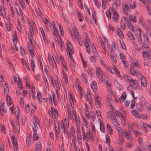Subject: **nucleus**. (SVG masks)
<instances>
[{"label": "nucleus", "instance_id": "obj_1", "mask_svg": "<svg viewBox=\"0 0 151 151\" xmlns=\"http://www.w3.org/2000/svg\"><path fill=\"white\" fill-rule=\"evenodd\" d=\"M66 50L67 51V55L69 58H70L71 59L70 61L73 63L72 58V54L74 53V50L72 48V46L71 43L69 41H67L66 44Z\"/></svg>", "mask_w": 151, "mask_h": 151}, {"label": "nucleus", "instance_id": "obj_2", "mask_svg": "<svg viewBox=\"0 0 151 151\" xmlns=\"http://www.w3.org/2000/svg\"><path fill=\"white\" fill-rule=\"evenodd\" d=\"M83 139L86 140L87 141H89L90 138L92 142L94 141V139L93 137V134L90 131L87 132L86 134L84 132H83Z\"/></svg>", "mask_w": 151, "mask_h": 151}, {"label": "nucleus", "instance_id": "obj_3", "mask_svg": "<svg viewBox=\"0 0 151 151\" xmlns=\"http://www.w3.org/2000/svg\"><path fill=\"white\" fill-rule=\"evenodd\" d=\"M96 74L98 78L99 79L100 83H102L104 80H103V73L101 69L99 67L96 68Z\"/></svg>", "mask_w": 151, "mask_h": 151}, {"label": "nucleus", "instance_id": "obj_4", "mask_svg": "<svg viewBox=\"0 0 151 151\" xmlns=\"http://www.w3.org/2000/svg\"><path fill=\"white\" fill-rule=\"evenodd\" d=\"M107 113L108 114L107 115L108 118L111 119L114 126L119 124L116 118L112 115L111 112H108Z\"/></svg>", "mask_w": 151, "mask_h": 151}, {"label": "nucleus", "instance_id": "obj_5", "mask_svg": "<svg viewBox=\"0 0 151 151\" xmlns=\"http://www.w3.org/2000/svg\"><path fill=\"white\" fill-rule=\"evenodd\" d=\"M11 138L14 151H18V147L17 139L14 137V135L11 137Z\"/></svg>", "mask_w": 151, "mask_h": 151}, {"label": "nucleus", "instance_id": "obj_6", "mask_svg": "<svg viewBox=\"0 0 151 151\" xmlns=\"http://www.w3.org/2000/svg\"><path fill=\"white\" fill-rule=\"evenodd\" d=\"M35 122L33 123V125L32 127L33 128V131L34 132H37V129L38 128V127H40L38 123V120L37 119L36 117L34 118Z\"/></svg>", "mask_w": 151, "mask_h": 151}, {"label": "nucleus", "instance_id": "obj_7", "mask_svg": "<svg viewBox=\"0 0 151 151\" xmlns=\"http://www.w3.org/2000/svg\"><path fill=\"white\" fill-rule=\"evenodd\" d=\"M95 99V103L96 107L100 108H101V101L100 98L98 96L96 95Z\"/></svg>", "mask_w": 151, "mask_h": 151}, {"label": "nucleus", "instance_id": "obj_8", "mask_svg": "<svg viewBox=\"0 0 151 151\" xmlns=\"http://www.w3.org/2000/svg\"><path fill=\"white\" fill-rule=\"evenodd\" d=\"M123 132L129 141H133V138L131 135L130 132H128L126 130H124V131Z\"/></svg>", "mask_w": 151, "mask_h": 151}, {"label": "nucleus", "instance_id": "obj_9", "mask_svg": "<svg viewBox=\"0 0 151 151\" xmlns=\"http://www.w3.org/2000/svg\"><path fill=\"white\" fill-rule=\"evenodd\" d=\"M122 9L124 14L127 15L129 12V6L127 5H124L122 6Z\"/></svg>", "mask_w": 151, "mask_h": 151}, {"label": "nucleus", "instance_id": "obj_10", "mask_svg": "<svg viewBox=\"0 0 151 151\" xmlns=\"http://www.w3.org/2000/svg\"><path fill=\"white\" fill-rule=\"evenodd\" d=\"M91 86L93 91L96 92L97 88L96 82L95 81H93L91 83Z\"/></svg>", "mask_w": 151, "mask_h": 151}, {"label": "nucleus", "instance_id": "obj_11", "mask_svg": "<svg viewBox=\"0 0 151 151\" xmlns=\"http://www.w3.org/2000/svg\"><path fill=\"white\" fill-rule=\"evenodd\" d=\"M131 113L136 118L139 119L141 118L140 115L136 110L134 109L132 110Z\"/></svg>", "mask_w": 151, "mask_h": 151}, {"label": "nucleus", "instance_id": "obj_12", "mask_svg": "<svg viewBox=\"0 0 151 151\" xmlns=\"http://www.w3.org/2000/svg\"><path fill=\"white\" fill-rule=\"evenodd\" d=\"M140 80L142 85L144 87H146L147 83L145 78L143 76H142Z\"/></svg>", "mask_w": 151, "mask_h": 151}, {"label": "nucleus", "instance_id": "obj_13", "mask_svg": "<svg viewBox=\"0 0 151 151\" xmlns=\"http://www.w3.org/2000/svg\"><path fill=\"white\" fill-rule=\"evenodd\" d=\"M0 15L5 17L6 16V12L3 7L0 6Z\"/></svg>", "mask_w": 151, "mask_h": 151}, {"label": "nucleus", "instance_id": "obj_14", "mask_svg": "<svg viewBox=\"0 0 151 151\" xmlns=\"http://www.w3.org/2000/svg\"><path fill=\"white\" fill-rule=\"evenodd\" d=\"M141 105L145 106H147V102L143 96H142L140 99V103Z\"/></svg>", "mask_w": 151, "mask_h": 151}, {"label": "nucleus", "instance_id": "obj_15", "mask_svg": "<svg viewBox=\"0 0 151 151\" xmlns=\"http://www.w3.org/2000/svg\"><path fill=\"white\" fill-rule=\"evenodd\" d=\"M127 35L128 38L130 40H132L134 42H135V40L134 38L133 34L130 32H129L127 33Z\"/></svg>", "mask_w": 151, "mask_h": 151}, {"label": "nucleus", "instance_id": "obj_16", "mask_svg": "<svg viewBox=\"0 0 151 151\" xmlns=\"http://www.w3.org/2000/svg\"><path fill=\"white\" fill-rule=\"evenodd\" d=\"M29 30L30 32V33L29 34V36H33L34 35V31L32 25L30 24H29Z\"/></svg>", "mask_w": 151, "mask_h": 151}, {"label": "nucleus", "instance_id": "obj_17", "mask_svg": "<svg viewBox=\"0 0 151 151\" xmlns=\"http://www.w3.org/2000/svg\"><path fill=\"white\" fill-rule=\"evenodd\" d=\"M113 18L114 21L118 22L119 21V15L116 12H114L113 14Z\"/></svg>", "mask_w": 151, "mask_h": 151}, {"label": "nucleus", "instance_id": "obj_18", "mask_svg": "<svg viewBox=\"0 0 151 151\" xmlns=\"http://www.w3.org/2000/svg\"><path fill=\"white\" fill-rule=\"evenodd\" d=\"M111 0H102V7L104 9L106 8L107 3L109 2Z\"/></svg>", "mask_w": 151, "mask_h": 151}, {"label": "nucleus", "instance_id": "obj_19", "mask_svg": "<svg viewBox=\"0 0 151 151\" xmlns=\"http://www.w3.org/2000/svg\"><path fill=\"white\" fill-rule=\"evenodd\" d=\"M114 127L115 129L117 130V131L118 132L119 134L121 133V132H122V129L120 127V125L119 123L118 124L114 126Z\"/></svg>", "mask_w": 151, "mask_h": 151}, {"label": "nucleus", "instance_id": "obj_20", "mask_svg": "<svg viewBox=\"0 0 151 151\" xmlns=\"http://www.w3.org/2000/svg\"><path fill=\"white\" fill-rule=\"evenodd\" d=\"M129 19L131 21L135 23L136 22L137 19L136 16L135 15H129Z\"/></svg>", "mask_w": 151, "mask_h": 151}, {"label": "nucleus", "instance_id": "obj_21", "mask_svg": "<svg viewBox=\"0 0 151 151\" xmlns=\"http://www.w3.org/2000/svg\"><path fill=\"white\" fill-rule=\"evenodd\" d=\"M83 41L86 47L89 46L88 43L90 42V41L87 36H86V38L85 39H84Z\"/></svg>", "mask_w": 151, "mask_h": 151}, {"label": "nucleus", "instance_id": "obj_22", "mask_svg": "<svg viewBox=\"0 0 151 151\" xmlns=\"http://www.w3.org/2000/svg\"><path fill=\"white\" fill-rule=\"evenodd\" d=\"M51 110L53 112L54 114V116L55 118L57 119L58 117V112L57 110L55 109L54 108L52 107L51 108Z\"/></svg>", "mask_w": 151, "mask_h": 151}, {"label": "nucleus", "instance_id": "obj_23", "mask_svg": "<svg viewBox=\"0 0 151 151\" xmlns=\"http://www.w3.org/2000/svg\"><path fill=\"white\" fill-rule=\"evenodd\" d=\"M107 101L109 104H112L113 100L112 99L111 95L110 94H109L107 96Z\"/></svg>", "mask_w": 151, "mask_h": 151}, {"label": "nucleus", "instance_id": "obj_24", "mask_svg": "<svg viewBox=\"0 0 151 151\" xmlns=\"http://www.w3.org/2000/svg\"><path fill=\"white\" fill-rule=\"evenodd\" d=\"M141 29H138L136 30L134 32V33L135 34L136 37L137 38L138 37H141Z\"/></svg>", "mask_w": 151, "mask_h": 151}, {"label": "nucleus", "instance_id": "obj_25", "mask_svg": "<svg viewBox=\"0 0 151 151\" xmlns=\"http://www.w3.org/2000/svg\"><path fill=\"white\" fill-rule=\"evenodd\" d=\"M127 97L126 93L125 92L122 93V95L119 99L120 101L122 100V102L124 101L126 99Z\"/></svg>", "mask_w": 151, "mask_h": 151}, {"label": "nucleus", "instance_id": "obj_26", "mask_svg": "<svg viewBox=\"0 0 151 151\" xmlns=\"http://www.w3.org/2000/svg\"><path fill=\"white\" fill-rule=\"evenodd\" d=\"M143 106L141 105V104H137L136 107L140 111H142L143 110Z\"/></svg>", "mask_w": 151, "mask_h": 151}, {"label": "nucleus", "instance_id": "obj_27", "mask_svg": "<svg viewBox=\"0 0 151 151\" xmlns=\"http://www.w3.org/2000/svg\"><path fill=\"white\" fill-rule=\"evenodd\" d=\"M130 72L132 75L133 76H134L135 75V70L134 69V68L132 66H131V65H130Z\"/></svg>", "mask_w": 151, "mask_h": 151}, {"label": "nucleus", "instance_id": "obj_28", "mask_svg": "<svg viewBox=\"0 0 151 151\" xmlns=\"http://www.w3.org/2000/svg\"><path fill=\"white\" fill-rule=\"evenodd\" d=\"M41 143L40 142H38L36 143L35 148L36 149H41Z\"/></svg>", "mask_w": 151, "mask_h": 151}, {"label": "nucleus", "instance_id": "obj_29", "mask_svg": "<svg viewBox=\"0 0 151 151\" xmlns=\"http://www.w3.org/2000/svg\"><path fill=\"white\" fill-rule=\"evenodd\" d=\"M48 58L50 64L51 63V62L52 66V67H53V66H54V65H53V61L52 58H53V59L54 60V61L55 62V61L54 60L53 57V56L52 57L50 54H48Z\"/></svg>", "mask_w": 151, "mask_h": 151}, {"label": "nucleus", "instance_id": "obj_30", "mask_svg": "<svg viewBox=\"0 0 151 151\" xmlns=\"http://www.w3.org/2000/svg\"><path fill=\"white\" fill-rule=\"evenodd\" d=\"M61 122V130L62 132L64 133L65 134V125L63 122V120H62Z\"/></svg>", "mask_w": 151, "mask_h": 151}, {"label": "nucleus", "instance_id": "obj_31", "mask_svg": "<svg viewBox=\"0 0 151 151\" xmlns=\"http://www.w3.org/2000/svg\"><path fill=\"white\" fill-rule=\"evenodd\" d=\"M116 31L118 35L120 37L122 38L124 37L122 32L121 30L120 29L118 28L117 29Z\"/></svg>", "mask_w": 151, "mask_h": 151}, {"label": "nucleus", "instance_id": "obj_32", "mask_svg": "<svg viewBox=\"0 0 151 151\" xmlns=\"http://www.w3.org/2000/svg\"><path fill=\"white\" fill-rule=\"evenodd\" d=\"M100 120L101 122L100 124V130L101 132H103V133H105V129L104 126V125L103 124H102V122L101 120Z\"/></svg>", "mask_w": 151, "mask_h": 151}, {"label": "nucleus", "instance_id": "obj_33", "mask_svg": "<svg viewBox=\"0 0 151 151\" xmlns=\"http://www.w3.org/2000/svg\"><path fill=\"white\" fill-rule=\"evenodd\" d=\"M127 24L128 27L131 30H132L133 32H134V29L133 26L132 25V22H128V23H127Z\"/></svg>", "mask_w": 151, "mask_h": 151}, {"label": "nucleus", "instance_id": "obj_34", "mask_svg": "<svg viewBox=\"0 0 151 151\" xmlns=\"http://www.w3.org/2000/svg\"><path fill=\"white\" fill-rule=\"evenodd\" d=\"M129 83L132 85H135L136 86H137L138 84V82L136 80H133L132 79V80Z\"/></svg>", "mask_w": 151, "mask_h": 151}, {"label": "nucleus", "instance_id": "obj_35", "mask_svg": "<svg viewBox=\"0 0 151 151\" xmlns=\"http://www.w3.org/2000/svg\"><path fill=\"white\" fill-rule=\"evenodd\" d=\"M4 93L7 94L9 91V88H8V86L6 83H5L4 86Z\"/></svg>", "mask_w": 151, "mask_h": 151}, {"label": "nucleus", "instance_id": "obj_36", "mask_svg": "<svg viewBox=\"0 0 151 151\" xmlns=\"http://www.w3.org/2000/svg\"><path fill=\"white\" fill-rule=\"evenodd\" d=\"M86 99L87 101L89 102L90 104H91L92 103V101L91 96L90 95H87L86 96Z\"/></svg>", "mask_w": 151, "mask_h": 151}, {"label": "nucleus", "instance_id": "obj_37", "mask_svg": "<svg viewBox=\"0 0 151 151\" xmlns=\"http://www.w3.org/2000/svg\"><path fill=\"white\" fill-rule=\"evenodd\" d=\"M107 128L109 132V133L110 134H111L112 133V129L110 125L109 124H107Z\"/></svg>", "mask_w": 151, "mask_h": 151}, {"label": "nucleus", "instance_id": "obj_38", "mask_svg": "<svg viewBox=\"0 0 151 151\" xmlns=\"http://www.w3.org/2000/svg\"><path fill=\"white\" fill-rule=\"evenodd\" d=\"M33 139L35 141L37 140L39 138V136L38 134H37V132H34L33 135Z\"/></svg>", "mask_w": 151, "mask_h": 151}, {"label": "nucleus", "instance_id": "obj_39", "mask_svg": "<svg viewBox=\"0 0 151 151\" xmlns=\"http://www.w3.org/2000/svg\"><path fill=\"white\" fill-rule=\"evenodd\" d=\"M124 79L127 82L130 83L131 81L132 80V78L126 75L124 77Z\"/></svg>", "mask_w": 151, "mask_h": 151}, {"label": "nucleus", "instance_id": "obj_40", "mask_svg": "<svg viewBox=\"0 0 151 151\" xmlns=\"http://www.w3.org/2000/svg\"><path fill=\"white\" fill-rule=\"evenodd\" d=\"M150 53H149L145 51H144L142 52L143 56L145 59L149 57V54Z\"/></svg>", "mask_w": 151, "mask_h": 151}, {"label": "nucleus", "instance_id": "obj_41", "mask_svg": "<svg viewBox=\"0 0 151 151\" xmlns=\"http://www.w3.org/2000/svg\"><path fill=\"white\" fill-rule=\"evenodd\" d=\"M53 29L55 33H53V34L55 35L56 37H57L59 36V35L58 34V32L57 29V28L56 27V25L53 26Z\"/></svg>", "mask_w": 151, "mask_h": 151}, {"label": "nucleus", "instance_id": "obj_42", "mask_svg": "<svg viewBox=\"0 0 151 151\" xmlns=\"http://www.w3.org/2000/svg\"><path fill=\"white\" fill-rule=\"evenodd\" d=\"M73 127H71L70 131V133L73 137H76V134L74 130L73 129Z\"/></svg>", "mask_w": 151, "mask_h": 151}, {"label": "nucleus", "instance_id": "obj_43", "mask_svg": "<svg viewBox=\"0 0 151 151\" xmlns=\"http://www.w3.org/2000/svg\"><path fill=\"white\" fill-rule=\"evenodd\" d=\"M69 100L70 102V103L71 104V106H72V104L73 103V102L74 101V99L73 97L72 96V95L70 94V97H69Z\"/></svg>", "mask_w": 151, "mask_h": 151}, {"label": "nucleus", "instance_id": "obj_44", "mask_svg": "<svg viewBox=\"0 0 151 151\" xmlns=\"http://www.w3.org/2000/svg\"><path fill=\"white\" fill-rule=\"evenodd\" d=\"M31 142V140L30 139L29 137L28 138H27L26 139V143L27 144V145L28 147H29Z\"/></svg>", "mask_w": 151, "mask_h": 151}, {"label": "nucleus", "instance_id": "obj_45", "mask_svg": "<svg viewBox=\"0 0 151 151\" xmlns=\"http://www.w3.org/2000/svg\"><path fill=\"white\" fill-rule=\"evenodd\" d=\"M13 78L14 79V81L15 82L17 83V84H18L19 83V82H20V78L19 77H18V80H17V77L16 76L13 77Z\"/></svg>", "mask_w": 151, "mask_h": 151}, {"label": "nucleus", "instance_id": "obj_46", "mask_svg": "<svg viewBox=\"0 0 151 151\" xmlns=\"http://www.w3.org/2000/svg\"><path fill=\"white\" fill-rule=\"evenodd\" d=\"M55 130L56 133L57 134H58V133L59 132V124L58 123L57 125H55Z\"/></svg>", "mask_w": 151, "mask_h": 151}, {"label": "nucleus", "instance_id": "obj_47", "mask_svg": "<svg viewBox=\"0 0 151 151\" xmlns=\"http://www.w3.org/2000/svg\"><path fill=\"white\" fill-rule=\"evenodd\" d=\"M106 142L107 144H110V138L109 137L108 135H106Z\"/></svg>", "mask_w": 151, "mask_h": 151}, {"label": "nucleus", "instance_id": "obj_48", "mask_svg": "<svg viewBox=\"0 0 151 151\" xmlns=\"http://www.w3.org/2000/svg\"><path fill=\"white\" fill-rule=\"evenodd\" d=\"M82 76L83 78V81L84 82H85L86 83H87V77L86 76V75L84 73H82Z\"/></svg>", "mask_w": 151, "mask_h": 151}, {"label": "nucleus", "instance_id": "obj_49", "mask_svg": "<svg viewBox=\"0 0 151 151\" xmlns=\"http://www.w3.org/2000/svg\"><path fill=\"white\" fill-rule=\"evenodd\" d=\"M133 145L132 141H130V142L128 144L127 146V147L131 148H132Z\"/></svg>", "mask_w": 151, "mask_h": 151}, {"label": "nucleus", "instance_id": "obj_50", "mask_svg": "<svg viewBox=\"0 0 151 151\" xmlns=\"http://www.w3.org/2000/svg\"><path fill=\"white\" fill-rule=\"evenodd\" d=\"M76 122L77 128V129H79V128L80 127V120L79 119H78L77 120H76Z\"/></svg>", "mask_w": 151, "mask_h": 151}, {"label": "nucleus", "instance_id": "obj_51", "mask_svg": "<svg viewBox=\"0 0 151 151\" xmlns=\"http://www.w3.org/2000/svg\"><path fill=\"white\" fill-rule=\"evenodd\" d=\"M135 101L134 100H132L131 101L130 107L131 109H133L135 106Z\"/></svg>", "mask_w": 151, "mask_h": 151}, {"label": "nucleus", "instance_id": "obj_52", "mask_svg": "<svg viewBox=\"0 0 151 151\" xmlns=\"http://www.w3.org/2000/svg\"><path fill=\"white\" fill-rule=\"evenodd\" d=\"M144 38L146 41L147 42H149V41L148 39V37L147 34H145L144 35Z\"/></svg>", "mask_w": 151, "mask_h": 151}, {"label": "nucleus", "instance_id": "obj_53", "mask_svg": "<svg viewBox=\"0 0 151 151\" xmlns=\"http://www.w3.org/2000/svg\"><path fill=\"white\" fill-rule=\"evenodd\" d=\"M131 66L133 67L134 66H135L137 68H139L140 67L138 63H136L134 62L133 63H132Z\"/></svg>", "mask_w": 151, "mask_h": 151}, {"label": "nucleus", "instance_id": "obj_54", "mask_svg": "<svg viewBox=\"0 0 151 151\" xmlns=\"http://www.w3.org/2000/svg\"><path fill=\"white\" fill-rule=\"evenodd\" d=\"M18 25L17 26V29L19 31L21 32H22V28L20 26L19 23L18 22Z\"/></svg>", "mask_w": 151, "mask_h": 151}, {"label": "nucleus", "instance_id": "obj_55", "mask_svg": "<svg viewBox=\"0 0 151 151\" xmlns=\"http://www.w3.org/2000/svg\"><path fill=\"white\" fill-rule=\"evenodd\" d=\"M139 22L143 25H144L145 23L144 19L142 17H140L139 18Z\"/></svg>", "mask_w": 151, "mask_h": 151}, {"label": "nucleus", "instance_id": "obj_56", "mask_svg": "<svg viewBox=\"0 0 151 151\" xmlns=\"http://www.w3.org/2000/svg\"><path fill=\"white\" fill-rule=\"evenodd\" d=\"M116 115H118L119 117L122 118V119H124V116L119 112H118L117 113H116Z\"/></svg>", "mask_w": 151, "mask_h": 151}, {"label": "nucleus", "instance_id": "obj_57", "mask_svg": "<svg viewBox=\"0 0 151 151\" xmlns=\"http://www.w3.org/2000/svg\"><path fill=\"white\" fill-rule=\"evenodd\" d=\"M91 47L92 49L93 52L94 53H96L97 52V50L96 48V47L94 44H92L91 45Z\"/></svg>", "mask_w": 151, "mask_h": 151}, {"label": "nucleus", "instance_id": "obj_58", "mask_svg": "<svg viewBox=\"0 0 151 151\" xmlns=\"http://www.w3.org/2000/svg\"><path fill=\"white\" fill-rule=\"evenodd\" d=\"M30 106H29L27 104V105L25 107V111L26 113H28L30 110Z\"/></svg>", "mask_w": 151, "mask_h": 151}, {"label": "nucleus", "instance_id": "obj_59", "mask_svg": "<svg viewBox=\"0 0 151 151\" xmlns=\"http://www.w3.org/2000/svg\"><path fill=\"white\" fill-rule=\"evenodd\" d=\"M63 78L65 81L66 84L68 83V79L66 75L65 74L63 75Z\"/></svg>", "mask_w": 151, "mask_h": 151}, {"label": "nucleus", "instance_id": "obj_60", "mask_svg": "<svg viewBox=\"0 0 151 151\" xmlns=\"http://www.w3.org/2000/svg\"><path fill=\"white\" fill-rule=\"evenodd\" d=\"M10 24H9V23L6 24V28L7 31L9 32L11 30V27Z\"/></svg>", "mask_w": 151, "mask_h": 151}, {"label": "nucleus", "instance_id": "obj_61", "mask_svg": "<svg viewBox=\"0 0 151 151\" xmlns=\"http://www.w3.org/2000/svg\"><path fill=\"white\" fill-rule=\"evenodd\" d=\"M121 28L123 30L125 29L126 24L124 23H122L121 24Z\"/></svg>", "mask_w": 151, "mask_h": 151}, {"label": "nucleus", "instance_id": "obj_62", "mask_svg": "<svg viewBox=\"0 0 151 151\" xmlns=\"http://www.w3.org/2000/svg\"><path fill=\"white\" fill-rule=\"evenodd\" d=\"M119 55L122 60V61L124 60L126 58L125 56L122 53H120Z\"/></svg>", "mask_w": 151, "mask_h": 151}, {"label": "nucleus", "instance_id": "obj_63", "mask_svg": "<svg viewBox=\"0 0 151 151\" xmlns=\"http://www.w3.org/2000/svg\"><path fill=\"white\" fill-rule=\"evenodd\" d=\"M106 13L107 17H108V19H110L111 18V14L110 12L108 11V12H106Z\"/></svg>", "mask_w": 151, "mask_h": 151}, {"label": "nucleus", "instance_id": "obj_64", "mask_svg": "<svg viewBox=\"0 0 151 151\" xmlns=\"http://www.w3.org/2000/svg\"><path fill=\"white\" fill-rule=\"evenodd\" d=\"M141 125H142V128H143L144 130H146L147 128V126L146 124L145 123L143 122L142 123H141Z\"/></svg>", "mask_w": 151, "mask_h": 151}]
</instances>
